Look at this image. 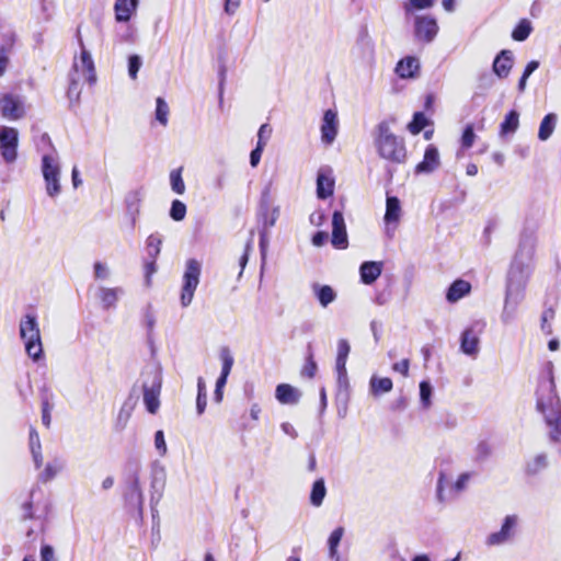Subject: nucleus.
<instances>
[{"mask_svg": "<svg viewBox=\"0 0 561 561\" xmlns=\"http://www.w3.org/2000/svg\"><path fill=\"white\" fill-rule=\"evenodd\" d=\"M558 116L556 113H548L543 116V118L540 122L539 130H538V139L541 141L548 140L557 125Z\"/></svg>", "mask_w": 561, "mask_h": 561, "instance_id": "e433bc0d", "label": "nucleus"}, {"mask_svg": "<svg viewBox=\"0 0 561 561\" xmlns=\"http://www.w3.org/2000/svg\"><path fill=\"white\" fill-rule=\"evenodd\" d=\"M135 404L136 402L133 401V394L130 393V396L128 397V399L123 403L119 412H118V415H117V419H116V422H115V430L117 432H122L125 430L127 423H128V420L131 415V412L135 408Z\"/></svg>", "mask_w": 561, "mask_h": 561, "instance_id": "4c0bfd02", "label": "nucleus"}, {"mask_svg": "<svg viewBox=\"0 0 561 561\" xmlns=\"http://www.w3.org/2000/svg\"><path fill=\"white\" fill-rule=\"evenodd\" d=\"M154 119L162 126L169 122V105L162 96L156 99Z\"/></svg>", "mask_w": 561, "mask_h": 561, "instance_id": "603ef678", "label": "nucleus"}, {"mask_svg": "<svg viewBox=\"0 0 561 561\" xmlns=\"http://www.w3.org/2000/svg\"><path fill=\"white\" fill-rule=\"evenodd\" d=\"M519 127V112L516 108L510 110L499 126V135L504 138L513 135Z\"/></svg>", "mask_w": 561, "mask_h": 561, "instance_id": "2f4dec72", "label": "nucleus"}, {"mask_svg": "<svg viewBox=\"0 0 561 561\" xmlns=\"http://www.w3.org/2000/svg\"><path fill=\"white\" fill-rule=\"evenodd\" d=\"M535 396L536 402L540 407L543 405V402H551V399L560 398L554 379V365L551 360L545 362L541 367Z\"/></svg>", "mask_w": 561, "mask_h": 561, "instance_id": "6e6552de", "label": "nucleus"}, {"mask_svg": "<svg viewBox=\"0 0 561 561\" xmlns=\"http://www.w3.org/2000/svg\"><path fill=\"white\" fill-rule=\"evenodd\" d=\"M351 353V345L346 339L337 341V352L335 358V368H346V362Z\"/></svg>", "mask_w": 561, "mask_h": 561, "instance_id": "a18cd8bd", "label": "nucleus"}, {"mask_svg": "<svg viewBox=\"0 0 561 561\" xmlns=\"http://www.w3.org/2000/svg\"><path fill=\"white\" fill-rule=\"evenodd\" d=\"M165 482H167L165 468L162 465H160L158 461H154L151 467V482H150V506H151L153 518H154V513H157L156 506L163 496Z\"/></svg>", "mask_w": 561, "mask_h": 561, "instance_id": "2eb2a0df", "label": "nucleus"}, {"mask_svg": "<svg viewBox=\"0 0 561 561\" xmlns=\"http://www.w3.org/2000/svg\"><path fill=\"white\" fill-rule=\"evenodd\" d=\"M383 263L381 261H364L359 265V279L364 285H373L381 275Z\"/></svg>", "mask_w": 561, "mask_h": 561, "instance_id": "bb28decb", "label": "nucleus"}, {"mask_svg": "<svg viewBox=\"0 0 561 561\" xmlns=\"http://www.w3.org/2000/svg\"><path fill=\"white\" fill-rule=\"evenodd\" d=\"M536 410L542 414L549 427V439L552 443H561V399H551V402H543L542 407L536 402Z\"/></svg>", "mask_w": 561, "mask_h": 561, "instance_id": "1a4fd4ad", "label": "nucleus"}, {"mask_svg": "<svg viewBox=\"0 0 561 561\" xmlns=\"http://www.w3.org/2000/svg\"><path fill=\"white\" fill-rule=\"evenodd\" d=\"M76 36L78 39V44L81 48V54H80L81 65H82L83 69L88 72L87 81L89 82V84H94L96 82L94 61L91 56V53L84 46L79 27L77 28Z\"/></svg>", "mask_w": 561, "mask_h": 561, "instance_id": "cd10ccee", "label": "nucleus"}, {"mask_svg": "<svg viewBox=\"0 0 561 561\" xmlns=\"http://www.w3.org/2000/svg\"><path fill=\"white\" fill-rule=\"evenodd\" d=\"M19 130L15 127L0 126V156L7 163L18 159Z\"/></svg>", "mask_w": 561, "mask_h": 561, "instance_id": "f8f14e48", "label": "nucleus"}, {"mask_svg": "<svg viewBox=\"0 0 561 561\" xmlns=\"http://www.w3.org/2000/svg\"><path fill=\"white\" fill-rule=\"evenodd\" d=\"M327 495V486L323 478H318L313 481L311 485V491L309 495L310 504L314 507H319L322 505L323 500Z\"/></svg>", "mask_w": 561, "mask_h": 561, "instance_id": "58836bf2", "label": "nucleus"}, {"mask_svg": "<svg viewBox=\"0 0 561 561\" xmlns=\"http://www.w3.org/2000/svg\"><path fill=\"white\" fill-rule=\"evenodd\" d=\"M518 517L517 515H506L497 531L488 535L485 543L488 546H501L507 542L515 534Z\"/></svg>", "mask_w": 561, "mask_h": 561, "instance_id": "f3484780", "label": "nucleus"}, {"mask_svg": "<svg viewBox=\"0 0 561 561\" xmlns=\"http://www.w3.org/2000/svg\"><path fill=\"white\" fill-rule=\"evenodd\" d=\"M280 210L278 206H273L271 196V183L261 191L256 218L259 222V250L261 255V270L266 263L267 250L270 244V229L275 226Z\"/></svg>", "mask_w": 561, "mask_h": 561, "instance_id": "f03ea898", "label": "nucleus"}, {"mask_svg": "<svg viewBox=\"0 0 561 561\" xmlns=\"http://www.w3.org/2000/svg\"><path fill=\"white\" fill-rule=\"evenodd\" d=\"M420 60L415 56H405L401 58L394 68L396 75L401 79H413L420 73Z\"/></svg>", "mask_w": 561, "mask_h": 561, "instance_id": "b1692460", "label": "nucleus"}, {"mask_svg": "<svg viewBox=\"0 0 561 561\" xmlns=\"http://www.w3.org/2000/svg\"><path fill=\"white\" fill-rule=\"evenodd\" d=\"M332 232L330 237L331 244L336 250H345L348 247V236L344 219L343 207L334 209L331 218Z\"/></svg>", "mask_w": 561, "mask_h": 561, "instance_id": "dca6fc26", "label": "nucleus"}, {"mask_svg": "<svg viewBox=\"0 0 561 561\" xmlns=\"http://www.w3.org/2000/svg\"><path fill=\"white\" fill-rule=\"evenodd\" d=\"M227 80V66L225 58L219 55L218 57V103L221 107L224 104V92Z\"/></svg>", "mask_w": 561, "mask_h": 561, "instance_id": "49530a36", "label": "nucleus"}, {"mask_svg": "<svg viewBox=\"0 0 561 561\" xmlns=\"http://www.w3.org/2000/svg\"><path fill=\"white\" fill-rule=\"evenodd\" d=\"M312 293L322 308H327L337 297L333 287L327 284L313 283Z\"/></svg>", "mask_w": 561, "mask_h": 561, "instance_id": "72a5a7b5", "label": "nucleus"}, {"mask_svg": "<svg viewBox=\"0 0 561 561\" xmlns=\"http://www.w3.org/2000/svg\"><path fill=\"white\" fill-rule=\"evenodd\" d=\"M434 388L428 379H424L419 383L420 403L423 409H428L432 405V398Z\"/></svg>", "mask_w": 561, "mask_h": 561, "instance_id": "c03bdc74", "label": "nucleus"}, {"mask_svg": "<svg viewBox=\"0 0 561 561\" xmlns=\"http://www.w3.org/2000/svg\"><path fill=\"white\" fill-rule=\"evenodd\" d=\"M492 455V446L488 440H480L474 449L473 461L477 463L485 462Z\"/></svg>", "mask_w": 561, "mask_h": 561, "instance_id": "864d4df0", "label": "nucleus"}, {"mask_svg": "<svg viewBox=\"0 0 561 561\" xmlns=\"http://www.w3.org/2000/svg\"><path fill=\"white\" fill-rule=\"evenodd\" d=\"M2 43L0 44V47H4L5 53L9 54V51L13 48L15 41H16V34L13 30H9L1 34Z\"/></svg>", "mask_w": 561, "mask_h": 561, "instance_id": "774afa93", "label": "nucleus"}, {"mask_svg": "<svg viewBox=\"0 0 561 561\" xmlns=\"http://www.w3.org/2000/svg\"><path fill=\"white\" fill-rule=\"evenodd\" d=\"M162 237L151 233L146 240V250L149 259L157 260L161 252Z\"/></svg>", "mask_w": 561, "mask_h": 561, "instance_id": "de8ad7c7", "label": "nucleus"}, {"mask_svg": "<svg viewBox=\"0 0 561 561\" xmlns=\"http://www.w3.org/2000/svg\"><path fill=\"white\" fill-rule=\"evenodd\" d=\"M484 327L483 322H474L460 333L459 350L462 354L476 358L480 352L479 334Z\"/></svg>", "mask_w": 561, "mask_h": 561, "instance_id": "9b49d317", "label": "nucleus"}, {"mask_svg": "<svg viewBox=\"0 0 561 561\" xmlns=\"http://www.w3.org/2000/svg\"><path fill=\"white\" fill-rule=\"evenodd\" d=\"M344 535V528L342 526H337L334 528L328 538V554L329 558H337L339 546Z\"/></svg>", "mask_w": 561, "mask_h": 561, "instance_id": "79ce46f5", "label": "nucleus"}, {"mask_svg": "<svg viewBox=\"0 0 561 561\" xmlns=\"http://www.w3.org/2000/svg\"><path fill=\"white\" fill-rule=\"evenodd\" d=\"M540 62L538 60H530L526 64L520 78L517 82V91L518 93H524L527 87V80L529 77L539 68Z\"/></svg>", "mask_w": 561, "mask_h": 561, "instance_id": "09e8293b", "label": "nucleus"}, {"mask_svg": "<svg viewBox=\"0 0 561 561\" xmlns=\"http://www.w3.org/2000/svg\"><path fill=\"white\" fill-rule=\"evenodd\" d=\"M187 207L180 199H173L169 209V216L173 221H182L186 217Z\"/></svg>", "mask_w": 561, "mask_h": 561, "instance_id": "6e6d98bb", "label": "nucleus"}, {"mask_svg": "<svg viewBox=\"0 0 561 561\" xmlns=\"http://www.w3.org/2000/svg\"><path fill=\"white\" fill-rule=\"evenodd\" d=\"M446 483H447L446 472L440 470L438 472L437 482H436V500H437V502H439L442 504L446 502V496H445Z\"/></svg>", "mask_w": 561, "mask_h": 561, "instance_id": "680f3d73", "label": "nucleus"}, {"mask_svg": "<svg viewBox=\"0 0 561 561\" xmlns=\"http://www.w3.org/2000/svg\"><path fill=\"white\" fill-rule=\"evenodd\" d=\"M123 294L124 289L122 287L108 288L101 286L96 296L101 301L102 308L110 310L116 307L118 297Z\"/></svg>", "mask_w": 561, "mask_h": 561, "instance_id": "473e14b6", "label": "nucleus"}, {"mask_svg": "<svg viewBox=\"0 0 561 561\" xmlns=\"http://www.w3.org/2000/svg\"><path fill=\"white\" fill-rule=\"evenodd\" d=\"M272 135V127L268 123H264L260 126L256 137V145L261 144L262 147H266L267 141Z\"/></svg>", "mask_w": 561, "mask_h": 561, "instance_id": "338daca9", "label": "nucleus"}, {"mask_svg": "<svg viewBox=\"0 0 561 561\" xmlns=\"http://www.w3.org/2000/svg\"><path fill=\"white\" fill-rule=\"evenodd\" d=\"M393 382L389 377H379L377 375H373L369 380V391L371 396L379 397L383 393H388L392 390Z\"/></svg>", "mask_w": 561, "mask_h": 561, "instance_id": "f704fd0d", "label": "nucleus"}, {"mask_svg": "<svg viewBox=\"0 0 561 561\" xmlns=\"http://www.w3.org/2000/svg\"><path fill=\"white\" fill-rule=\"evenodd\" d=\"M81 90L79 88V80L73 75H69V84L67 89V98L69 99L70 106L78 103L80 100Z\"/></svg>", "mask_w": 561, "mask_h": 561, "instance_id": "13d9d810", "label": "nucleus"}, {"mask_svg": "<svg viewBox=\"0 0 561 561\" xmlns=\"http://www.w3.org/2000/svg\"><path fill=\"white\" fill-rule=\"evenodd\" d=\"M433 122L422 111L413 113L412 119L409 122L407 128L412 135H419L427 126L432 125Z\"/></svg>", "mask_w": 561, "mask_h": 561, "instance_id": "ea45409f", "label": "nucleus"}, {"mask_svg": "<svg viewBox=\"0 0 561 561\" xmlns=\"http://www.w3.org/2000/svg\"><path fill=\"white\" fill-rule=\"evenodd\" d=\"M472 473L469 471L462 472L458 476L456 481L451 485V490L460 493L467 489V485L471 479Z\"/></svg>", "mask_w": 561, "mask_h": 561, "instance_id": "69168bd1", "label": "nucleus"}, {"mask_svg": "<svg viewBox=\"0 0 561 561\" xmlns=\"http://www.w3.org/2000/svg\"><path fill=\"white\" fill-rule=\"evenodd\" d=\"M142 66V58L138 54H130L127 58V70L128 76L131 79H136L138 76V72Z\"/></svg>", "mask_w": 561, "mask_h": 561, "instance_id": "bf43d9fd", "label": "nucleus"}, {"mask_svg": "<svg viewBox=\"0 0 561 561\" xmlns=\"http://www.w3.org/2000/svg\"><path fill=\"white\" fill-rule=\"evenodd\" d=\"M20 337L24 342L25 352L34 362L44 358V348L42 344L41 331L37 316L26 313L20 321Z\"/></svg>", "mask_w": 561, "mask_h": 561, "instance_id": "423d86ee", "label": "nucleus"}, {"mask_svg": "<svg viewBox=\"0 0 561 561\" xmlns=\"http://www.w3.org/2000/svg\"><path fill=\"white\" fill-rule=\"evenodd\" d=\"M41 170L45 182L46 194L50 198H56L61 193V170L59 162L50 154H43L41 160Z\"/></svg>", "mask_w": 561, "mask_h": 561, "instance_id": "9d476101", "label": "nucleus"}, {"mask_svg": "<svg viewBox=\"0 0 561 561\" xmlns=\"http://www.w3.org/2000/svg\"><path fill=\"white\" fill-rule=\"evenodd\" d=\"M301 391L290 383L282 382L275 388V399L284 405H296L301 399Z\"/></svg>", "mask_w": 561, "mask_h": 561, "instance_id": "393cba45", "label": "nucleus"}, {"mask_svg": "<svg viewBox=\"0 0 561 561\" xmlns=\"http://www.w3.org/2000/svg\"><path fill=\"white\" fill-rule=\"evenodd\" d=\"M139 0H116L114 4L115 20L119 23L128 22L138 8Z\"/></svg>", "mask_w": 561, "mask_h": 561, "instance_id": "7c9ffc66", "label": "nucleus"}, {"mask_svg": "<svg viewBox=\"0 0 561 561\" xmlns=\"http://www.w3.org/2000/svg\"><path fill=\"white\" fill-rule=\"evenodd\" d=\"M548 467V459L546 454H538L531 461H528L526 465V474L527 476H536L541 470Z\"/></svg>", "mask_w": 561, "mask_h": 561, "instance_id": "8fccbe9b", "label": "nucleus"}, {"mask_svg": "<svg viewBox=\"0 0 561 561\" xmlns=\"http://www.w3.org/2000/svg\"><path fill=\"white\" fill-rule=\"evenodd\" d=\"M533 32L531 22L528 19H520L514 26L511 36L515 42H525Z\"/></svg>", "mask_w": 561, "mask_h": 561, "instance_id": "a19ab883", "label": "nucleus"}, {"mask_svg": "<svg viewBox=\"0 0 561 561\" xmlns=\"http://www.w3.org/2000/svg\"><path fill=\"white\" fill-rule=\"evenodd\" d=\"M219 357L221 360V370L219 376L216 379V387L225 388L228 381V377L231 373L234 358L232 353L228 346H222L219 352Z\"/></svg>", "mask_w": 561, "mask_h": 561, "instance_id": "c85d7f7f", "label": "nucleus"}, {"mask_svg": "<svg viewBox=\"0 0 561 561\" xmlns=\"http://www.w3.org/2000/svg\"><path fill=\"white\" fill-rule=\"evenodd\" d=\"M402 215V207L399 197L387 193L386 197V211L383 215V222L386 226V232L389 237H392Z\"/></svg>", "mask_w": 561, "mask_h": 561, "instance_id": "a211bd4d", "label": "nucleus"}, {"mask_svg": "<svg viewBox=\"0 0 561 561\" xmlns=\"http://www.w3.org/2000/svg\"><path fill=\"white\" fill-rule=\"evenodd\" d=\"M140 461L137 458H128L125 465L126 489L123 493L127 513L144 518V493L140 486Z\"/></svg>", "mask_w": 561, "mask_h": 561, "instance_id": "7ed1b4c3", "label": "nucleus"}, {"mask_svg": "<svg viewBox=\"0 0 561 561\" xmlns=\"http://www.w3.org/2000/svg\"><path fill=\"white\" fill-rule=\"evenodd\" d=\"M335 187V179L329 167L320 168L316 179V195L320 201H325L333 196Z\"/></svg>", "mask_w": 561, "mask_h": 561, "instance_id": "aec40b11", "label": "nucleus"}, {"mask_svg": "<svg viewBox=\"0 0 561 561\" xmlns=\"http://www.w3.org/2000/svg\"><path fill=\"white\" fill-rule=\"evenodd\" d=\"M375 147L380 158L393 163H404L407 149L404 139L394 135L387 121H381L376 126Z\"/></svg>", "mask_w": 561, "mask_h": 561, "instance_id": "20e7f679", "label": "nucleus"}, {"mask_svg": "<svg viewBox=\"0 0 561 561\" xmlns=\"http://www.w3.org/2000/svg\"><path fill=\"white\" fill-rule=\"evenodd\" d=\"M336 371V390H351V385L346 368H335Z\"/></svg>", "mask_w": 561, "mask_h": 561, "instance_id": "0e129e2a", "label": "nucleus"}, {"mask_svg": "<svg viewBox=\"0 0 561 561\" xmlns=\"http://www.w3.org/2000/svg\"><path fill=\"white\" fill-rule=\"evenodd\" d=\"M202 264L196 259H188L182 278L180 302L183 308L188 307L194 298L195 290L199 284Z\"/></svg>", "mask_w": 561, "mask_h": 561, "instance_id": "0eeeda50", "label": "nucleus"}, {"mask_svg": "<svg viewBox=\"0 0 561 561\" xmlns=\"http://www.w3.org/2000/svg\"><path fill=\"white\" fill-rule=\"evenodd\" d=\"M440 164L439 151L434 144L426 146L423 159L415 165L414 174H431Z\"/></svg>", "mask_w": 561, "mask_h": 561, "instance_id": "4be33fe9", "label": "nucleus"}, {"mask_svg": "<svg viewBox=\"0 0 561 561\" xmlns=\"http://www.w3.org/2000/svg\"><path fill=\"white\" fill-rule=\"evenodd\" d=\"M476 137H477V135L474 131L473 124L472 123L466 124L465 127L462 128V133L460 136V148L462 150L470 149L474 144Z\"/></svg>", "mask_w": 561, "mask_h": 561, "instance_id": "5fc2aeb1", "label": "nucleus"}, {"mask_svg": "<svg viewBox=\"0 0 561 561\" xmlns=\"http://www.w3.org/2000/svg\"><path fill=\"white\" fill-rule=\"evenodd\" d=\"M141 376L144 377L141 390L145 410L149 414L154 415L160 408V393L163 380L162 367L159 364L147 366L142 370Z\"/></svg>", "mask_w": 561, "mask_h": 561, "instance_id": "39448f33", "label": "nucleus"}, {"mask_svg": "<svg viewBox=\"0 0 561 561\" xmlns=\"http://www.w3.org/2000/svg\"><path fill=\"white\" fill-rule=\"evenodd\" d=\"M554 314L556 311L553 307L546 308L541 313L540 328L546 335L552 334V325L549 323V320L553 319Z\"/></svg>", "mask_w": 561, "mask_h": 561, "instance_id": "052dcab7", "label": "nucleus"}, {"mask_svg": "<svg viewBox=\"0 0 561 561\" xmlns=\"http://www.w3.org/2000/svg\"><path fill=\"white\" fill-rule=\"evenodd\" d=\"M0 113L8 121H19L25 116L24 100L13 93L0 94Z\"/></svg>", "mask_w": 561, "mask_h": 561, "instance_id": "4468645a", "label": "nucleus"}, {"mask_svg": "<svg viewBox=\"0 0 561 561\" xmlns=\"http://www.w3.org/2000/svg\"><path fill=\"white\" fill-rule=\"evenodd\" d=\"M535 251V231L524 228L506 273L504 307L501 314L504 324L515 319L517 307L525 298L526 286L534 271Z\"/></svg>", "mask_w": 561, "mask_h": 561, "instance_id": "f257e3e1", "label": "nucleus"}, {"mask_svg": "<svg viewBox=\"0 0 561 561\" xmlns=\"http://www.w3.org/2000/svg\"><path fill=\"white\" fill-rule=\"evenodd\" d=\"M318 373V364L314 359V352L312 343H308L306 346L305 363L300 370L302 377L312 379Z\"/></svg>", "mask_w": 561, "mask_h": 561, "instance_id": "c9c22d12", "label": "nucleus"}, {"mask_svg": "<svg viewBox=\"0 0 561 561\" xmlns=\"http://www.w3.org/2000/svg\"><path fill=\"white\" fill-rule=\"evenodd\" d=\"M437 0H407L403 3V11L405 16H409L416 11L427 10L434 7Z\"/></svg>", "mask_w": 561, "mask_h": 561, "instance_id": "37998d69", "label": "nucleus"}, {"mask_svg": "<svg viewBox=\"0 0 561 561\" xmlns=\"http://www.w3.org/2000/svg\"><path fill=\"white\" fill-rule=\"evenodd\" d=\"M183 167L173 169L170 172V186L172 192L178 195H182L185 192V183L182 176Z\"/></svg>", "mask_w": 561, "mask_h": 561, "instance_id": "3c124183", "label": "nucleus"}, {"mask_svg": "<svg viewBox=\"0 0 561 561\" xmlns=\"http://www.w3.org/2000/svg\"><path fill=\"white\" fill-rule=\"evenodd\" d=\"M321 141L325 146H330L334 142L339 133V119L335 110L328 108L323 112L321 125Z\"/></svg>", "mask_w": 561, "mask_h": 561, "instance_id": "6ab92c4d", "label": "nucleus"}, {"mask_svg": "<svg viewBox=\"0 0 561 561\" xmlns=\"http://www.w3.org/2000/svg\"><path fill=\"white\" fill-rule=\"evenodd\" d=\"M436 18L430 14H420L414 18V37L419 42L432 43L438 33Z\"/></svg>", "mask_w": 561, "mask_h": 561, "instance_id": "ddd939ff", "label": "nucleus"}, {"mask_svg": "<svg viewBox=\"0 0 561 561\" xmlns=\"http://www.w3.org/2000/svg\"><path fill=\"white\" fill-rule=\"evenodd\" d=\"M353 50L362 60H373L375 55V44L368 34L366 25L360 26Z\"/></svg>", "mask_w": 561, "mask_h": 561, "instance_id": "5701e85b", "label": "nucleus"}, {"mask_svg": "<svg viewBox=\"0 0 561 561\" xmlns=\"http://www.w3.org/2000/svg\"><path fill=\"white\" fill-rule=\"evenodd\" d=\"M514 54L511 49H501L492 61V75L500 80L506 79L514 67Z\"/></svg>", "mask_w": 561, "mask_h": 561, "instance_id": "412c9836", "label": "nucleus"}, {"mask_svg": "<svg viewBox=\"0 0 561 561\" xmlns=\"http://www.w3.org/2000/svg\"><path fill=\"white\" fill-rule=\"evenodd\" d=\"M144 322L147 328L148 340L151 341L152 331L156 325V317L151 310V305H148L144 310Z\"/></svg>", "mask_w": 561, "mask_h": 561, "instance_id": "e2e57ef3", "label": "nucleus"}, {"mask_svg": "<svg viewBox=\"0 0 561 561\" xmlns=\"http://www.w3.org/2000/svg\"><path fill=\"white\" fill-rule=\"evenodd\" d=\"M142 195L139 190L130 191L125 196V208H126V215L130 219V226L131 228L135 227L137 217L140 211V204H141Z\"/></svg>", "mask_w": 561, "mask_h": 561, "instance_id": "c756f323", "label": "nucleus"}, {"mask_svg": "<svg viewBox=\"0 0 561 561\" xmlns=\"http://www.w3.org/2000/svg\"><path fill=\"white\" fill-rule=\"evenodd\" d=\"M54 405L49 402L47 393H43L41 397V412L42 423L46 428H49L51 423V410Z\"/></svg>", "mask_w": 561, "mask_h": 561, "instance_id": "4d7b16f0", "label": "nucleus"}, {"mask_svg": "<svg viewBox=\"0 0 561 561\" xmlns=\"http://www.w3.org/2000/svg\"><path fill=\"white\" fill-rule=\"evenodd\" d=\"M470 282L463 278H457L449 284L445 291V299L449 304H456L471 293Z\"/></svg>", "mask_w": 561, "mask_h": 561, "instance_id": "a878e982", "label": "nucleus"}]
</instances>
